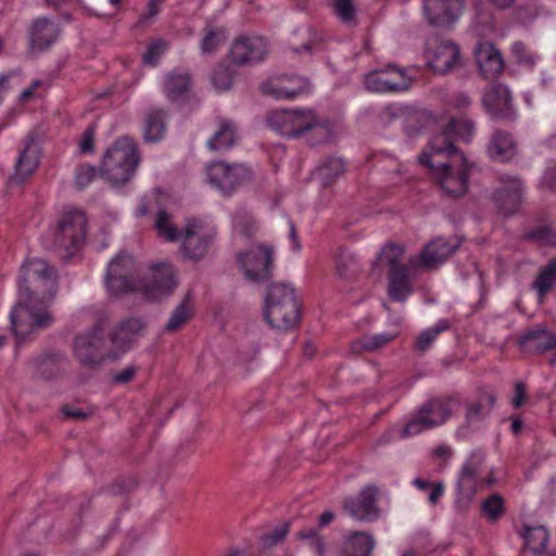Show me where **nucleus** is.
Listing matches in <instances>:
<instances>
[{
	"label": "nucleus",
	"mask_w": 556,
	"mask_h": 556,
	"mask_svg": "<svg viewBox=\"0 0 556 556\" xmlns=\"http://www.w3.org/2000/svg\"><path fill=\"white\" fill-rule=\"evenodd\" d=\"M459 245H425L417 255L405 257V245H382L374 267L388 269V295L405 302L414 291V280L422 271L435 269L446 262Z\"/></svg>",
	"instance_id": "nucleus-1"
},
{
	"label": "nucleus",
	"mask_w": 556,
	"mask_h": 556,
	"mask_svg": "<svg viewBox=\"0 0 556 556\" xmlns=\"http://www.w3.org/2000/svg\"><path fill=\"white\" fill-rule=\"evenodd\" d=\"M418 162L430 169L446 194L463 197L468 191L469 175L475 164L456 150L446 136H433Z\"/></svg>",
	"instance_id": "nucleus-2"
},
{
	"label": "nucleus",
	"mask_w": 556,
	"mask_h": 556,
	"mask_svg": "<svg viewBox=\"0 0 556 556\" xmlns=\"http://www.w3.org/2000/svg\"><path fill=\"white\" fill-rule=\"evenodd\" d=\"M266 122L270 129L288 138L311 134L312 144L326 143L333 138L331 125L320 119L312 109L275 110L268 113Z\"/></svg>",
	"instance_id": "nucleus-3"
},
{
	"label": "nucleus",
	"mask_w": 556,
	"mask_h": 556,
	"mask_svg": "<svg viewBox=\"0 0 556 556\" xmlns=\"http://www.w3.org/2000/svg\"><path fill=\"white\" fill-rule=\"evenodd\" d=\"M139 163L140 154L135 141L122 137L104 153L100 175L113 186H123L132 179Z\"/></svg>",
	"instance_id": "nucleus-4"
},
{
	"label": "nucleus",
	"mask_w": 556,
	"mask_h": 556,
	"mask_svg": "<svg viewBox=\"0 0 556 556\" xmlns=\"http://www.w3.org/2000/svg\"><path fill=\"white\" fill-rule=\"evenodd\" d=\"M264 316L273 328H293L300 319V305L294 289L286 283L270 285L265 298Z\"/></svg>",
	"instance_id": "nucleus-5"
},
{
	"label": "nucleus",
	"mask_w": 556,
	"mask_h": 556,
	"mask_svg": "<svg viewBox=\"0 0 556 556\" xmlns=\"http://www.w3.org/2000/svg\"><path fill=\"white\" fill-rule=\"evenodd\" d=\"M20 296L50 300L55 291V270L41 258L27 260L21 267Z\"/></svg>",
	"instance_id": "nucleus-6"
},
{
	"label": "nucleus",
	"mask_w": 556,
	"mask_h": 556,
	"mask_svg": "<svg viewBox=\"0 0 556 556\" xmlns=\"http://www.w3.org/2000/svg\"><path fill=\"white\" fill-rule=\"evenodd\" d=\"M40 301L36 296H20V301L10 313L11 331L17 345L25 342L38 329L49 327L54 318L46 309H36L35 302Z\"/></svg>",
	"instance_id": "nucleus-7"
},
{
	"label": "nucleus",
	"mask_w": 556,
	"mask_h": 556,
	"mask_svg": "<svg viewBox=\"0 0 556 556\" xmlns=\"http://www.w3.org/2000/svg\"><path fill=\"white\" fill-rule=\"evenodd\" d=\"M237 266L253 283L267 281L273 276L274 250L270 245H251L236 255Z\"/></svg>",
	"instance_id": "nucleus-8"
},
{
	"label": "nucleus",
	"mask_w": 556,
	"mask_h": 556,
	"mask_svg": "<svg viewBox=\"0 0 556 556\" xmlns=\"http://www.w3.org/2000/svg\"><path fill=\"white\" fill-rule=\"evenodd\" d=\"M137 264L131 254L122 250L108 265L105 285L111 294L139 292Z\"/></svg>",
	"instance_id": "nucleus-9"
},
{
	"label": "nucleus",
	"mask_w": 556,
	"mask_h": 556,
	"mask_svg": "<svg viewBox=\"0 0 556 556\" xmlns=\"http://www.w3.org/2000/svg\"><path fill=\"white\" fill-rule=\"evenodd\" d=\"M150 277L139 281V292L148 301H161L176 289L177 273L168 262H154L149 266Z\"/></svg>",
	"instance_id": "nucleus-10"
},
{
	"label": "nucleus",
	"mask_w": 556,
	"mask_h": 556,
	"mask_svg": "<svg viewBox=\"0 0 556 556\" xmlns=\"http://www.w3.org/2000/svg\"><path fill=\"white\" fill-rule=\"evenodd\" d=\"M451 399L434 397L424 403L417 414L405 425L402 437L419 434L444 424L451 415Z\"/></svg>",
	"instance_id": "nucleus-11"
},
{
	"label": "nucleus",
	"mask_w": 556,
	"mask_h": 556,
	"mask_svg": "<svg viewBox=\"0 0 556 556\" xmlns=\"http://www.w3.org/2000/svg\"><path fill=\"white\" fill-rule=\"evenodd\" d=\"M208 182L224 194L251 180L252 172L243 164L212 162L206 167Z\"/></svg>",
	"instance_id": "nucleus-12"
},
{
	"label": "nucleus",
	"mask_w": 556,
	"mask_h": 556,
	"mask_svg": "<svg viewBox=\"0 0 556 556\" xmlns=\"http://www.w3.org/2000/svg\"><path fill=\"white\" fill-rule=\"evenodd\" d=\"M425 56L434 73L445 74L458 64L459 49L448 39L430 37L426 43Z\"/></svg>",
	"instance_id": "nucleus-13"
},
{
	"label": "nucleus",
	"mask_w": 556,
	"mask_h": 556,
	"mask_svg": "<svg viewBox=\"0 0 556 556\" xmlns=\"http://www.w3.org/2000/svg\"><path fill=\"white\" fill-rule=\"evenodd\" d=\"M364 85L371 92L391 93L407 90L412 79L404 70L388 66L368 73L364 78Z\"/></svg>",
	"instance_id": "nucleus-14"
},
{
	"label": "nucleus",
	"mask_w": 556,
	"mask_h": 556,
	"mask_svg": "<svg viewBox=\"0 0 556 556\" xmlns=\"http://www.w3.org/2000/svg\"><path fill=\"white\" fill-rule=\"evenodd\" d=\"M485 454L481 450L471 452L467 460L462 466L457 479V502H464L467 506L478 492L480 485L479 476L484 463Z\"/></svg>",
	"instance_id": "nucleus-15"
},
{
	"label": "nucleus",
	"mask_w": 556,
	"mask_h": 556,
	"mask_svg": "<svg viewBox=\"0 0 556 556\" xmlns=\"http://www.w3.org/2000/svg\"><path fill=\"white\" fill-rule=\"evenodd\" d=\"M104 343L100 327L76 337L74 341V354L84 366L94 367L105 359Z\"/></svg>",
	"instance_id": "nucleus-16"
},
{
	"label": "nucleus",
	"mask_w": 556,
	"mask_h": 556,
	"mask_svg": "<svg viewBox=\"0 0 556 556\" xmlns=\"http://www.w3.org/2000/svg\"><path fill=\"white\" fill-rule=\"evenodd\" d=\"M269 51L268 42L257 35H241L231 45L230 58L239 65L264 60Z\"/></svg>",
	"instance_id": "nucleus-17"
},
{
	"label": "nucleus",
	"mask_w": 556,
	"mask_h": 556,
	"mask_svg": "<svg viewBox=\"0 0 556 556\" xmlns=\"http://www.w3.org/2000/svg\"><path fill=\"white\" fill-rule=\"evenodd\" d=\"M498 184L493 195L494 202L504 216L513 215L522 202L523 184L510 175H502Z\"/></svg>",
	"instance_id": "nucleus-18"
},
{
	"label": "nucleus",
	"mask_w": 556,
	"mask_h": 556,
	"mask_svg": "<svg viewBox=\"0 0 556 556\" xmlns=\"http://www.w3.org/2000/svg\"><path fill=\"white\" fill-rule=\"evenodd\" d=\"M378 489L366 485L355 497L344 501V510L355 520L374 521L379 518L380 509L377 505Z\"/></svg>",
	"instance_id": "nucleus-19"
},
{
	"label": "nucleus",
	"mask_w": 556,
	"mask_h": 556,
	"mask_svg": "<svg viewBox=\"0 0 556 556\" xmlns=\"http://www.w3.org/2000/svg\"><path fill=\"white\" fill-rule=\"evenodd\" d=\"M463 0H424V13L428 23L437 27H448L462 15Z\"/></svg>",
	"instance_id": "nucleus-20"
},
{
	"label": "nucleus",
	"mask_w": 556,
	"mask_h": 556,
	"mask_svg": "<svg viewBox=\"0 0 556 556\" xmlns=\"http://www.w3.org/2000/svg\"><path fill=\"white\" fill-rule=\"evenodd\" d=\"M485 111L495 119H515L517 112L511 104V94L504 85L492 86L483 96Z\"/></svg>",
	"instance_id": "nucleus-21"
},
{
	"label": "nucleus",
	"mask_w": 556,
	"mask_h": 556,
	"mask_svg": "<svg viewBox=\"0 0 556 556\" xmlns=\"http://www.w3.org/2000/svg\"><path fill=\"white\" fill-rule=\"evenodd\" d=\"M308 88L306 79L300 76H277L263 84L264 93L277 100H289L305 92Z\"/></svg>",
	"instance_id": "nucleus-22"
},
{
	"label": "nucleus",
	"mask_w": 556,
	"mask_h": 556,
	"mask_svg": "<svg viewBox=\"0 0 556 556\" xmlns=\"http://www.w3.org/2000/svg\"><path fill=\"white\" fill-rule=\"evenodd\" d=\"M518 344L527 352L543 354L556 349V332L539 325L525 331L519 337Z\"/></svg>",
	"instance_id": "nucleus-23"
},
{
	"label": "nucleus",
	"mask_w": 556,
	"mask_h": 556,
	"mask_svg": "<svg viewBox=\"0 0 556 556\" xmlns=\"http://www.w3.org/2000/svg\"><path fill=\"white\" fill-rule=\"evenodd\" d=\"M41 155V148L34 137H28L25 141L23 150L20 152L13 179L22 182L36 170Z\"/></svg>",
	"instance_id": "nucleus-24"
},
{
	"label": "nucleus",
	"mask_w": 556,
	"mask_h": 556,
	"mask_svg": "<svg viewBox=\"0 0 556 556\" xmlns=\"http://www.w3.org/2000/svg\"><path fill=\"white\" fill-rule=\"evenodd\" d=\"M61 240L83 243L87 239V218L81 211L67 212L59 226Z\"/></svg>",
	"instance_id": "nucleus-25"
},
{
	"label": "nucleus",
	"mask_w": 556,
	"mask_h": 556,
	"mask_svg": "<svg viewBox=\"0 0 556 556\" xmlns=\"http://www.w3.org/2000/svg\"><path fill=\"white\" fill-rule=\"evenodd\" d=\"M478 66L485 78H493L503 70L501 53L489 42H479L475 49Z\"/></svg>",
	"instance_id": "nucleus-26"
},
{
	"label": "nucleus",
	"mask_w": 556,
	"mask_h": 556,
	"mask_svg": "<svg viewBox=\"0 0 556 556\" xmlns=\"http://www.w3.org/2000/svg\"><path fill=\"white\" fill-rule=\"evenodd\" d=\"M517 153V146L513 136L506 131L493 132L488 144L489 156L496 162H508Z\"/></svg>",
	"instance_id": "nucleus-27"
},
{
	"label": "nucleus",
	"mask_w": 556,
	"mask_h": 556,
	"mask_svg": "<svg viewBox=\"0 0 556 556\" xmlns=\"http://www.w3.org/2000/svg\"><path fill=\"white\" fill-rule=\"evenodd\" d=\"M143 327V321L138 317L125 318L112 331L111 341L116 348L125 349Z\"/></svg>",
	"instance_id": "nucleus-28"
},
{
	"label": "nucleus",
	"mask_w": 556,
	"mask_h": 556,
	"mask_svg": "<svg viewBox=\"0 0 556 556\" xmlns=\"http://www.w3.org/2000/svg\"><path fill=\"white\" fill-rule=\"evenodd\" d=\"M216 227L200 218H189L184 227L182 241L197 240L199 243H210L216 240Z\"/></svg>",
	"instance_id": "nucleus-29"
},
{
	"label": "nucleus",
	"mask_w": 556,
	"mask_h": 556,
	"mask_svg": "<svg viewBox=\"0 0 556 556\" xmlns=\"http://www.w3.org/2000/svg\"><path fill=\"white\" fill-rule=\"evenodd\" d=\"M56 26L47 18H38L30 30V45L33 49H45L52 45L58 37Z\"/></svg>",
	"instance_id": "nucleus-30"
},
{
	"label": "nucleus",
	"mask_w": 556,
	"mask_h": 556,
	"mask_svg": "<svg viewBox=\"0 0 556 556\" xmlns=\"http://www.w3.org/2000/svg\"><path fill=\"white\" fill-rule=\"evenodd\" d=\"M374 547L375 540L370 534L354 531L346 536L343 552L346 556H370Z\"/></svg>",
	"instance_id": "nucleus-31"
},
{
	"label": "nucleus",
	"mask_w": 556,
	"mask_h": 556,
	"mask_svg": "<svg viewBox=\"0 0 556 556\" xmlns=\"http://www.w3.org/2000/svg\"><path fill=\"white\" fill-rule=\"evenodd\" d=\"M238 139L236 125L230 121L220 122L214 136L207 141V147L214 151L230 149Z\"/></svg>",
	"instance_id": "nucleus-32"
},
{
	"label": "nucleus",
	"mask_w": 556,
	"mask_h": 556,
	"mask_svg": "<svg viewBox=\"0 0 556 556\" xmlns=\"http://www.w3.org/2000/svg\"><path fill=\"white\" fill-rule=\"evenodd\" d=\"M556 286V256L552 257L547 264L540 268L535 280L532 283L540 300H543Z\"/></svg>",
	"instance_id": "nucleus-33"
},
{
	"label": "nucleus",
	"mask_w": 556,
	"mask_h": 556,
	"mask_svg": "<svg viewBox=\"0 0 556 556\" xmlns=\"http://www.w3.org/2000/svg\"><path fill=\"white\" fill-rule=\"evenodd\" d=\"M344 163L340 157H328L324 160L315 169L314 177L321 186H330L344 172Z\"/></svg>",
	"instance_id": "nucleus-34"
},
{
	"label": "nucleus",
	"mask_w": 556,
	"mask_h": 556,
	"mask_svg": "<svg viewBox=\"0 0 556 556\" xmlns=\"http://www.w3.org/2000/svg\"><path fill=\"white\" fill-rule=\"evenodd\" d=\"M190 88V76L186 72H173L163 81V90L167 99L175 101Z\"/></svg>",
	"instance_id": "nucleus-35"
},
{
	"label": "nucleus",
	"mask_w": 556,
	"mask_h": 556,
	"mask_svg": "<svg viewBox=\"0 0 556 556\" xmlns=\"http://www.w3.org/2000/svg\"><path fill=\"white\" fill-rule=\"evenodd\" d=\"M191 299L192 295L189 292L185 295L184 300L175 307L164 328L167 332L176 331L192 317L193 308Z\"/></svg>",
	"instance_id": "nucleus-36"
},
{
	"label": "nucleus",
	"mask_w": 556,
	"mask_h": 556,
	"mask_svg": "<svg viewBox=\"0 0 556 556\" xmlns=\"http://www.w3.org/2000/svg\"><path fill=\"white\" fill-rule=\"evenodd\" d=\"M439 135L446 136L453 146L456 139L469 142L475 135V124L470 119H451L447 127Z\"/></svg>",
	"instance_id": "nucleus-37"
},
{
	"label": "nucleus",
	"mask_w": 556,
	"mask_h": 556,
	"mask_svg": "<svg viewBox=\"0 0 556 556\" xmlns=\"http://www.w3.org/2000/svg\"><path fill=\"white\" fill-rule=\"evenodd\" d=\"M522 536L527 548L533 554L544 552L549 541V533L543 526L526 527Z\"/></svg>",
	"instance_id": "nucleus-38"
},
{
	"label": "nucleus",
	"mask_w": 556,
	"mask_h": 556,
	"mask_svg": "<svg viewBox=\"0 0 556 556\" xmlns=\"http://www.w3.org/2000/svg\"><path fill=\"white\" fill-rule=\"evenodd\" d=\"M154 226L159 236L163 239L170 242L182 241L184 228H177L173 222L172 215L164 210L157 212Z\"/></svg>",
	"instance_id": "nucleus-39"
},
{
	"label": "nucleus",
	"mask_w": 556,
	"mask_h": 556,
	"mask_svg": "<svg viewBox=\"0 0 556 556\" xmlns=\"http://www.w3.org/2000/svg\"><path fill=\"white\" fill-rule=\"evenodd\" d=\"M395 337L396 333L390 332L365 334L355 342H353L352 349L354 352L357 353L363 351H376L393 341Z\"/></svg>",
	"instance_id": "nucleus-40"
},
{
	"label": "nucleus",
	"mask_w": 556,
	"mask_h": 556,
	"mask_svg": "<svg viewBox=\"0 0 556 556\" xmlns=\"http://www.w3.org/2000/svg\"><path fill=\"white\" fill-rule=\"evenodd\" d=\"M495 404L493 394L482 395L476 403H471L466 413V420L469 425L480 422L488 416Z\"/></svg>",
	"instance_id": "nucleus-41"
},
{
	"label": "nucleus",
	"mask_w": 556,
	"mask_h": 556,
	"mask_svg": "<svg viewBox=\"0 0 556 556\" xmlns=\"http://www.w3.org/2000/svg\"><path fill=\"white\" fill-rule=\"evenodd\" d=\"M336 268L339 277L353 279L359 271L357 260L344 248H341L336 256Z\"/></svg>",
	"instance_id": "nucleus-42"
},
{
	"label": "nucleus",
	"mask_w": 556,
	"mask_h": 556,
	"mask_svg": "<svg viewBox=\"0 0 556 556\" xmlns=\"http://www.w3.org/2000/svg\"><path fill=\"white\" fill-rule=\"evenodd\" d=\"M163 119L164 113L162 111L151 112L147 116L143 129L146 141L156 142L164 137L165 125Z\"/></svg>",
	"instance_id": "nucleus-43"
},
{
	"label": "nucleus",
	"mask_w": 556,
	"mask_h": 556,
	"mask_svg": "<svg viewBox=\"0 0 556 556\" xmlns=\"http://www.w3.org/2000/svg\"><path fill=\"white\" fill-rule=\"evenodd\" d=\"M505 510L504 498L497 493L490 495L481 504V513L490 522L498 521L504 516Z\"/></svg>",
	"instance_id": "nucleus-44"
},
{
	"label": "nucleus",
	"mask_w": 556,
	"mask_h": 556,
	"mask_svg": "<svg viewBox=\"0 0 556 556\" xmlns=\"http://www.w3.org/2000/svg\"><path fill=\"white\" fill-rule=\"evenodd\" d=\"M290 521H283L273 530L264 533L261 538L262 549L267 551L282 543L290 531Z\"/></svg>",
	"instance_id": "nucleus-45"
},
{
	"label": "nucleus",
	"mask_w": 556,
	"mask_h": 556,
	"mask_svg": "<svg viewBox=\"0 0 556 556\" xmlns=\"http://www.w3.org/2000/svg\"><path fill=\"white\" fill-rule=\"evenodd\" d=\"M233 230L243 237H252L260 229V225L251 214L240 212L233 217Z\"/></svg>",
	"instance_id": "nucleus-46"
},
{
	"label": "nucleus",
	"mask_w": 556,
	"mask_h": 556,
	"mask_svg": "<svg viewBox=\"0 0 556 556\" xmlns=\"http://www.w3.org/2000/svg\"><path fill=\"white\" fill-rule=\"evenodd\" d=\"M60 361L59 355H45L34 361V368L41 377L51 379L59 372Z\"/></svg>",
	"instance_id": "nucleus-47"
},
{
	"label": "nucleus",
	"mask_w": 556,
	"mask_h": 556,
	"mask_svg": "<svg viewBox=\"0 0 556 556\" xmlns=\"http://www.w3.org/2000/svg\"><path fill=\"white\" fill-rule=\"evenodd\" d=\"M226 40V33L224 29L208 28L201 41L202 54H211L215 52Z\"/></svg>",
	"instance_id": "nucleus-48"
},
{
	"label": "nucleus",
	"mask_w": 556,
	"mask_h": 556,
	"mask_svg": "<svg viewBox=\"0 0 556 556\" xmlns=\"http://www.w3.org/2000/svg\"><path fill=\"white\" fill-rule=\"evenodd\" d=\"M448 327V321L441 319L433 327L422 330L416 342L417 349L422 352L426 351L435 338Z\"/></svg>",
	"instance_id": "nucleus-49"
},
{
	"label": "nucleus",
	"mask_w": 556,
	"mask_h": 556,
	"mask_svg": "<svg viewBox=\"0 0 556 556\" xmlns=\"http://www.w3.org/2000/svg\"><path fill=\"white\" fill-rule=\"evenodd\" d=\"M333 9L337 17L344 24L354 25L356 21V8L354 0H336Z\"/></svg>",
	"instance_id": "nucleus-50"
},
{
	"label": "nucleus",
	"mask_w": 556,
	"mask_h": 556,
	"mask_svg": "<svg viewBox=\"0 0 556 556\" xmlns=\"http://www.w3.org/2000/svg\"><path fill=\"white\" fill-rule=\"evenodd\" d=\"M299 540L307 541L309 547L317 556H325L326 544L321 535L318 534L316 529L302 530L296 533Z\"/></svg>",
	"instance_id": "nucleus-51"
},
{
	"label": "nucleus",
	"mask_w": 556,
	"mask_h": 556,
	"mask_svg": "<svg viewBox=\"0 0 556 556\" xmlns=\"http://www.w3.org/2000/svg\"><path fill=\"white\" fill-rule=\"evenodd\" d=\"M232 80L233 73L229 66H218L212 74V84L220 91L229 89Z\"/></svg>",
	"instance_id": "nucleus-52"
},
{
	"label": "nucleus",
	"mask_w": 556,
	"mask_h": 556,
	"mask_svg": "<svg viewBox=\"0 0 556 556\" xmlns=\"http://www.w3.org/2000/svg\"><path fill=\"white\" fill-rule=\"evenodd\" d=\"M526 239L541 243H556V231L548 225H539L527 232Z\"/></svg>",
	"instance_id": "nucleus-53"
},
{
	"label": "nucleus",
	"mask_w": 556,
	"mask_h": 556,
	"mask_svg": "<svg viewBox=\"0 0 556 556\" xmlns=\"http://www.w3.org/2000/svg\"><path fill=\"white\" fill-rule=\"evenodd\" d=\"M167 48V45L164 40L157 39L154 42H152L146 53L143 54V62L147 65L154 66L159 59L163 55Z\"/></svg>",
	"instance_id": "nucleus-54"
},
{
	"label": "nucleus",
	"mask_w": 556,
	"mask_h": 556,
	"mask_svg": "<svg viewBox=\"0 0 556 556\" xmlns=\"http://www.w3.org/2000/svg\"><path fill=\"white\" fill-rule=\"evenodd\" d=\"M294 35L305 40V42L303 43V50L307 52L311 51L313 49V46L320 40V37L317 34V31L308 26L298 28Z\"/></svg>",
	"instance_id": "nucleus-55"
},
{
	"label": "nucleus",
	"mask_w": 556,
	"mask_h": 556,
	"mask_svg": "<svg viewBox=\"0 0 556 556\" xmlns=\"http://www.w3.org/2000/svg\"><path fill=\"white\" fill-rule=\"evenodd\" d=\"M97 170L92 166L83 165L77 168L75 175V184L79 188L88 186L96 177Z\"/></svg>",
	"instance_id": "nucleus-56"
},
{
	"label": "nucleus",
	"mask_w": 556,
	"mask_h": 556,
	"mask_svg": "<svg viewBox=\"0 0 556 556\" xmlns=\"http://www.w3.org/2000/svg\"><path fill=\"white\" fill-rule=\"evenodd\" d=\"M511 50L518 63L529 67H532L534 65V56L527 52V49L523 43L515 42L513 45Z\"/></svg>",
	"instance_id": "nucleus-57"
},
{
	"label": "nucleus",
	"mask_w": 556,
	"mask_h": 556,
	"mask_svg": "<svg viewBox=\"0 0 556 556\" xmlns=\"http://www.w3.org/2000/svg\"><path fill=\"white\" fill-rule=\"evenodd\" d=\"M181 254L185 258L198 262L203 258L206 253V245H181Z\"/></svg>",
	"instance_id": "nucleus-58"
},
{
	"label": "nucleus",
	"mask_w": 556,
	"mask_h": 556,
	"mask_svg": "<svg viewBox=\"0 0 556 556\" xmlns=\"http://www.w3.org/2000/svg\"><path fill=\"white\" fill-rule=\"evenodd\" d=\"M527 396V387L523 382L519 381L515 384V396L511 401L514 407H520L523 405Z\"/></svg>",
	"instance_id": "nucleus-59"
},
{
	"label": "nucleus",
	"mask_w": 556,
	"mask_h": 556,
	"mask_svg": "<svg viewBox=\"0 0 556 556\" xmlns=\"http://www.w3.org/2000/svg\"><path fill=\"white\" fill-rule=\"evenodd\" d=\"M136 368L132 366H128L121 370L119 372L115 374L113 377V381L115 383H127L135 377Z\"/></svg>",
	"instance_id": "nucleus-60"
},
{
	"label": "nucleus",
	"mask_w": 556,
	"mask_h": 556,
	"mask_svg": "<svg viewBox=\"0 0 556 556\" xmlns=\"http://www.w3.org/2000/svg\"><path fill=\"white\" fill-rule=\"evenodd\" d=\"M79 150L81 153H89L93 150V130L91 128L85 131L79 142Z\"/></svg>",
	"instance_id": "nucleus-61"
},
{
	"label": "nucleus",
	"mask_w": 556,
	"mask_h": 556,
	"mask_svg": "<svg viewBox=\"0 0 556 556\" xmlns=\"http://www.w3.org/2000/svg\"><path fill=\"white\" fill-rule=\"evenodd\" d=\"M62 412L64 416H66L67 418L76 420H85L89 416V413L83 410L81 408L72 407L68 405L64 406L62 408Z\"/></svg>",
	"instance_id": "nucleus-62"
},
{
	"label": "nucleus",
	"mask_w": 556,
	"mask_h": 556,
	"mask_svg": "<svg viewBox=\"0 0 556 556\" xmlns=\"http://www.w3.org/2000/svg\"><path fill=\"white\" fill-rule=\"evenodd\" d=\"M444 494V483L443 482H438L435 484L432 485V489L429 493V502L431 505H437L439 500L443 496Z\"/></svg>",
	"instance_id": "nucleus-63"
},
{
	"label": "nucleus",
	"mask_w": 556,
	"mask_h": 556,
	"mask_svg": "<svg viewBox=\"0 0 556 556\" xmlns=\"http://www.w3.org/2000/svg\"><path fill=\"white\" fill-rule=\"evenodd\" d=\"M542 184L546 187L556 185V166L547 168L542 176Z\"/></svg>",
	"instance_id": "nucleus-64"
}]
</instances>
